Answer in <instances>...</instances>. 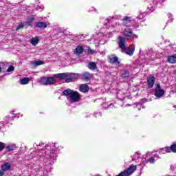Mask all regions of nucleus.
Returning <instances> with one entry per match:
<instances>
[{"instance_id": "22", "label": "nucleus", "mask_w": 176, "mask_h": 176, "mask_svg": "<svg viewBox=\"0 0 176 176\" xmlns=\"http://www.w3.org/2000/svg\"><path fill=\"white\" fill-rule=\"evenodd\" d=\"M35 20L34 18H30L28 21H26L24 24L25 25H28V27H32V21Z\"/></svg>"}, {"instance_id": "5", "label": "nucleus", "mask_w": 176, "mask_h": 176, "mask_svg": "<svg viewBox=\"0 0 176 176\" xmlns=\"http://www.w3.org/2000/svg\"><path fill=\"white\" fill-rule=\"evenodd\" d=\"M126 38L123 36H119L118 37V45L120 50H122V52H124L126 50Z\"/></svg>"}, {"instance_id": "11", "label": "nucleus", "mask_w": 176, "mask_h": 176, "mask_svg": "<svg viewBox=\"0 0 176 176\" xmlns=\"http://www.w3.org/2000/svg\"><path fill=\"white\" fill-rule=\"evenodd\" d=\"M35 28H40V30H45V28H47V23L46 22L39 21L37 22L35 25Z\"/></svg>"}, {"instance_id": "14", "label": "nucleus", "mask_w": 176, "mask_h": 176, "mask_svg": "<svg viewBox=\"0 0 176 176\" xmlns=\"http://www.w3.org/2000/svg\"><path fill=\"white\" fill-rule=\"evenodd\" d=\"M155 80H156V78L155 77H153V76L148 77L147 79L148 87H153V85H155Z\"/></svg>"}, {"instance_id": "23", "label": "nucleus", "mask_w": 176, "mask_h": 176, "mask_svg": "<svg viewBox=\"0 0 176 176\" xmlns=\"http://www.w3.org/2000/svg\"><path fill=\"white\" fill-rule=\"evenodd\" d=\"M30 83L29 78H23L21 79V85H28Z\"/></svg>"}, {"instance_id": "25", "label": "nucleus", "mask_w": 176, "mask_h": 176, "mask_svg": "<svg viewBox=\"0 0 176 176\" xmlns=\"http://www.w3.org/2000/svg\"><path fill=\"white\" fill-rule=\"evenodd\" d=\"M82 78L83 79V80H85L86 82H87L89 80V72H85L82 74Z\"/></svg>"}, {"instance_id": "31", "label": "nucleus", "mask_w": 176, "mask_h": 176, "mask_svg": "<svg viewBox=\"0 0 176 176\" xmlns=\"http://www.w3.org/2000/svg\"><path fill=\"white\" fill-rule=\"evenodd\" d=\"M43 64H45L43 60H36V61H35V65H36V66H38V65H43Z\"/></svg>"}, {"instance_id": "15", "label": "nucleus", "mask_w": 176, "mask_h": 176, "mask_svg": "<svg viewBox=\"0 0 176 176\" xmlns=\"http://www.w3.org/2000/svg\"><path fill=\"white\" fill-rule=\"evenodd\" d=\"M122 23L125 27L130 25L131 23V17L125 16L122 20Z\"/></svg>"}, {"instance_id": "35", "label": "nucleus", "mask_w": 176, "mask_h": 176, "mask_svg": "<svg viewBox=\"0 0 176 176\" xmlns=\"http://www.w3.org/2000/svg\"><path fill=\"white\" fill-rule=\"evenodd\" d=\"M170 168L171 170H173V172L174 173V174H175L176 176V165L171 166Z\"/></svg>"}, {"instance_id": "37", "label": "nucleus", "mask_w": 176, "mask_h": 176, "mask_svg": "<svg viewBox=\"0 0 176 176\" xmlns=\"http://www.w3.org/2000/svg\"><path fill=\"white\" fill-rule=\"evenodd\" d=\"M96 53V51L95 50H93L91 49H89V54H94Z\"/></svg>"}, {"instance_id": "46", "label": "nucleus", "mask_w": 176, "mask_h": 176, "mask_svg": "<svg viewBox=\"0 0 176 176\" xmlns=\"http://www.w3.org/2000/svg\"><path fill=\"white\" fill-rule=\"evenodd\" d=\"M153 3H155V0L153 1Z\"/></svg>"}, {"instance_id": "36", "label": "nucleus", "mask_w": 176, "mask_h": 176, "mask_svg": "<svg viewBox=\"0 0 176 176\" xmlns=\"http://www.w3.org/2000/svg\"><path fill=\"white\" fill-rule=\"evenodd\" d=\"M94 116L95 118H100L101 116H102V114L101 113H94Z\"/></svg>"}, {"instance_id": "16", "label": "nucleus", "mask_w": 176, "mask_h": 176, "mask_svg": "<svg viewBox=\"0 0 176 176\" xmlns=\"http://www.w3.org/2000/svg\"><path fill=\"white\" fill-rule=\"evenodd\" d=\"M154 157H151L150 158L148 159L147 162H148V163H151V164H154V163L156 162V160H157V159H160V157H159V155H153Z\"/></svg>"}, {"instance_id": "39", "label": "nucleus", "mask_w": 176, "mask_h": 176, "mask_svg": "<svg viewBox=\"0 0 176 176\" xmlns=\"http://www.w3.org/2000/svg\"><path fill=\"white\" fill-rule=\"evenodd\" d=\"M141 107H142V104H137V107L138 108V109H140V108H141Z\"/></svg>"}, {"instance_id": "43", "label": "nucleus", "mask_w": 176, "mask_h": 176, "mask_svg": "<svg viewBox=\"0 0 176 176\" xmlns=\"http://www.w3.org/2000/svg\"><path fill=\"white\" fill-rule=\"evenodd\" d=\"M111 107H112V104H110L108 108H111Z\"/></svg>"}, {"instance_id": "4", "label": "nucleus", "mask_w": 176, "mask_h": 176, "mask_svg": "<svg viewBox=\"0 0 176 176\" xmlns=\"http://www.w3.org/2000/svg\"><path fill=\"white\" fill-rule=\"evenodd\" d=\"M155 96V97H157V98H162V97L164 96V90L162 89V86L160 85V84H157Z\"/></svg>"}, {"instance_id": "6", "label": "nucleus", "mask_w": 176, "mask_h": 176, "mask_svg": "<svg viewBox=\"0 0 176 176\" xmlns=\"http://www.w3.org/2000/svg\"><path fill=\"white\" fill-rule=\"evenodd\" d=\"M137 170V166L131 165L128 168L124 170V173H125L126 176H130L134 173V171Z\"/></svg>"}, {"instance_id": "10", "label": "nucleus", "mask_w": 176, "mask_h": 176, "mask_svg": "<svg viewBox=\"0 0 176 176\" xmlns=\"http://www.w3.org/2000/svg\"><path fill=\"white\" fill-rule=\"evenodd\" d=\"M109 60L111 64H116V65H119V64H120V62H119L118 56L115 55H111L109 56Z\"/></svg>"}, {"instance_id": "28", "label": "nucleus", "mask_w": 176, "mask_h": 176, "mask_svg": "<svg viewBox=\"0 0 176 176\" xmlns=\"http://www.w3.org/2000/svg\"><path fill=\"white\" fill-rule=\"evenodd\" d=\"M145 12L140 14V15L138 16V20H144V19L145 18Z\"/></svg>"}, {"instance_id": "48", "label": "nucleus", "mask_w": 176, "mask_h": 176, "mask_svg": "<svg viewBox=\"0 0 176 176\" xmlns=\"http://www.w3.org/2000/svg\"><path fill=\"white\" fill-rule=\"evenodd\" d=\"M104 38V36L102 38V39H103Z\"/></svg>"}, {"instance_id": "3", "label": "nucleus", "mask_w": 176, "mask_h": 176, "mask_svg": "<svg viewBox=\"0 0 176 176\" xmlns=\"http://www.w3.org/2000/svg\"><path fill=\"white\" fill-rule=\"evenodd\" d=\"M122 34L124 36H126V38H131V39H137V38H138V36L133 33V30L130 28H125Z\"/></svg>"}, {"instance_id": "32", "label": "nucleus", "mask_w": 176, "mask_h": 176, "mask_svg": "<svg viewBox=\"0 0 176 176\" xmlns=\"http://www.w3.org/2000/svg\"><path fill=\"white\" fill-rule=\"evenodd\" d=\"M24 25L25 24L24 23H21L19 24L18 26H16V31H19V30H21L23 28H24Z\"/></svg>"}, {"instance_id": "21", "label": "nucleus", "mask_w": 176, "mask_h": 176, "mask_svg": "<svg viewBox=\"0 0 176 176\" xmlns=\"http://www.w3.org/2000/svg\"><path fill=\"white\" fill-rule=\"evenodd\" d=\"M168 62L170 63V64H175L176 63V57L174 56H170L168 58Z\"/></svg>"}, {"instance_id": "26", "label": "nucleus", "mask_w": 176, "mask_h": 176, "mask_svg": "<svg viewBox=\"0 0 176 176\" xmlns=\"http://www.w3.org/2000/svg\"><path fill=\"white\" fill-rule=\"evenodd\" d=\"M121 76L122 78H129V76H130V73H129V71H126L124 70L122 73Z\"/></svg>"}, {"instance_id": "29", "label": "nucleus", "mask_w": 176, "mask_h": 176, "mask_svg": "<svg viewBox=\"0 0 176 176\" xmlns=\"http://www.w3.org/2000/svg\"><path fill=\"white\" fill-rule=\"evenodd\" d=\"M5 146H6L5 143L0 142V152H2V151H3V149H5Z\"/></svg>"}, {"instance_id": "34", "label": "nucleus", "mask_w": 176, "mask_h": 176, "mask_svg": "<svg viewBox=\"0 0 176 176\" xmlns=\"http://www.w3.org/2000/svg\"><path fill=\"white\" fill-rule=\"evenodd\" d=\"M95 41H96V43H97V41H98V43H99L100 45H104V43H105V41L103 42L102 41H101V39H99V40L96 39Z\"/></svg>"}, {"instance_id": "8", "label": "nucleus", "mask_w": 176, "mask_h": 176, "mask_svg": "<svg viewBox=\"0 0 176 176\" xmlns=\"http://www.w3.org/2000/svg\"><path fill=\"white\" fill-rule=\"evenodd\" d=\"M45 80L43 81V85H54L56 83V80L54 77H45Z\"/></svg>"}, {"instance_id": "12", "label": "nucleus", "mask_w": 176, "mask_h": 176, "mask_svg": "<svg viewBox=\"0 0 176 176\" xmlns=\"http://www.w3.org/2000/svg\"><path fill=\"white\" fill-rule=\"evenodd\" d=\"M79 90L82 93H87L89 91V85L87 84H82L79 87Z\"/></svg>"}, {"instance_id": "47", "label": "nucleus", "mask_w": 176, "mask_h": 176, "mask_svg": "<svg viewBox=\"0 0 176 176\" xmlns=\"http://www.w3.org/2000/svg\"><path fill=\"white\" fill-rule=\"evenodd\" d=\"M171 20V21H173V19H170Z\"/></svg>"}, {"instance_id": "30", "label": "nucleus", "mask_w": 176, "mask_h": 176, "mask_svg": "<svg viewBox=\"0 0 176 176\" xmlns=\"http://www.w3.org/2000/svg\"><path fill=\"white\" fill-rule=\"evenodd\" d=\"M12 71H14V65H10L8 68L7 69V72H12Z\"/></svg>"}, {"instance_id": "19", "label": "nucleus", "mask_w": 176, "mask_h": 176, "mask_svg": "<svg viewBox=\"0 0 176 176\" xmlns=\"http://www.w3.org/2000/svg\"><path fill=\"white\" fill-rule=\"evenodd\" d=\"M1 168L3 171H8V170H10V164L8 162H6L1 166Z\"/></svg>"}, {"instance_id": "45", "label": "nucleus", "mask_w": 176, "mask_h": 176, "mask_svg": "<svg viewBox=\"0 0 176 176\" xmlns=\"http://www.w3.org/2000/svg\"><path fill=\"white\" fill-rule=\"evenodd\" d=\"M2 71V67H0V72Z\"/></svg>"}, {"instance_id": "42", "label": "nucleus", "mask_w": 176, "mask_h": 176, "mask_svg": "<svg viewBox=\"0 0 176 176\" xmlns=\"http://www.w3.org/2000/svg\"><path fill=\"white\" fill-rule=\"evenodd\" d=\"M96 38H98L100 36V34L96 35Z\"/></svg>"}, {"instance_id": "41", "label": "nucleus", "mask_w": 176, "mask_h": 176, "mask_svg": "<svg viewBox=\"0 0 176 176\" xmlns=\"http://www.w3.org/2000/svg\"><path fill=\"white\" fill-rule=\"evenodd\" d=\"M168 16L169 19H171V17H173V15L170 13L168 14Z\"/></svg>"}, {"instance_id": "38", "label": "nucleus", "mask_w": 176, "mask_h": 176, "mask_svg": "<svg viewBox=\"0 0 176 176\" xmlns=\"http://www.w3.org/2000/svg\"><path fill=\"white\" fill-rule=\"evenodd\" d=\"M151 8H153L151 9V11L153 12V10H155V8H156V3H154V6L151 7Z\"/></svg>"}, {"instance_id": "33", "label": "nucleus", "mask_w": 176, "mask_h": 176, "mask_svg": "<svg viewBox=\"0 0 176 176\" xmlns=\"http://www.w3.org/2000/svg\"><path fill=\"white\" fill-rule=\"evenodd\" d=\"M6 149L8 152H11V151H13L14 148L12 146H7Z\"/></svg>"}, {"instance_id": "9", "label": "nucleus", "mask_w": 176, "mask_h": 176, "mask_svg": "<svg viewBox=\"0 0 176 176\" xmlns=\"http://www.w3.org/2000/svg\"><path fill=\"white\" fill-rule=\"evenodd\" d=\"M135 51V45H132V48L130 47H125V50H124V51L126 53V54H128V56H133V54H134V52Z\"/></svg>"}, {"instance_id": "7", "label": "nucleus", "mask_w": 176, "mask_h": 176, "mask_svg": "<svg viewBox=\"0 0 176 176\" xmlns=\"http://www.w3.org/2000/svg\"><path fill=\"white\" fill-rule=\"evenodd\" d=\"M126 97H128V98H130V97H129V93L123 92L122 91H119L117 93V98H118V100H120L121 101H123V100H124Z\"/></svg>"}, {"instance_id": "24", "label": "nucleus", "mask_w": 176, "mask_h": 176, "mask_svg": "<svg viewBox=\"0 0 176 176\" xmlns=\"http://www.w3.org/2000/svg\"><path fill=\"white\" fill-rule=\"evenodd\" d=\"M111 19L112 23H113L115 24V25H113V27H118V25H119V24H118V22L115 19H113V18L109 17L108 18V23H111Z\"/></svg>"}, {"instance_id": "18", "label": "nucleus", "mask_w": 176, "mask_h": 176, "mask_svg": "<svg viewBox=\"0 0 176 176\" xmlns=\"http://www.w3.org/2000/svg\"><path fill=\"white\" fill-rule=\"evenodd\" d=\"M30 43H32L33 46H36V45L39 43V38L36 36L32 37L31 39Z\"/></svg>"}, {"instance_id": "40", "label": "nucleus", "mask_w": 176, "mask_h": 176, "mask_svg": "<svg viewBox=\"0 0 176 176\" xmlns=\"http://www.w3.org/2000/svg\"><path fill=\"white\" fill-rule=\"evenodd\" d=\"M3 174H5V172H3V171H0V176L3 175Z\"/></svg>"}, {"instance_id": "1", "label": "nucleus", "mask_w": 176, "mask_h": 176, "mask_svg": "<svg viewBox=\"0 0 176 176\" xmlns=\"http://www.w3.org/2000/svg\"><path fill=\"white\" fill-rule=\"evenodd\" d=\"M55 78L57 79H65L66 83H71V82H74L76 80V79H79L80 78V74L76 73H60L54 75Z\"/></svg>"}, {"instance_id": "44", "label": "nucleus", "mask_w": 176, "mask_h": 176, "mask_svg": "<svg viewBox=\"0 0 176 176\" xmlns=\"http://www.w3.org/2000/svg\"><path fill=\"white\" fill-rule=\"evenodd\" d=\"M140 170H144V166H142V168H140Z\"/></svg>"}, {"instance_id": "13", "label": "nucleus", "mask_w": 176, "mask_h": 176, "mask_svg": "<svg viewBox=\"0 0 176 176\" xmlns=\"http://www.w3.org/2000/svg\"><path fill=\"white\" fill-rule=\"evenodd\" d=\"M74 54L79 56L83 53V47L82 45H78L74 52Z\"/></svg>"}, {"instance_id": "17", "label": "nucleus", "mask_w": 176, "mask_h": 176, "mask_svg": "<svg viewBox=\"0 0 176 176\" xmlns=\"http://www.w3.org/2000/svg\"><path fill=\"white\" fill-rule=\"evenodd\" d=\"M170 152H171L170 151V147H164L159 150V153L160 155H166V153H170Z\"/></svg>"}, {"instance_id": "20", "label": "nucleus", "mask_w": 176, "mask_h": 176, "mask_svg": "<svg viewBox=\"0 0 176 176\" xmlns=\"http://www.w3.org/2000/svg\"><path fill=\"white\" fill-rule=\"evenodd\" d=\"M89 68L91 71H95V69H97V64H96L94 62H90L89 63Z\"/></svg>"}, {"instance_id": "2", "label": "nucleus", "mask_w": 176, "mask_h": 176, "mask_svg": "<svg viewBox=\"0 0 176 176\" xmlns=\"http://www.w3.org/2000/svg\"><path fill=\"white\" fill-rule=\"evenodd\" d=\"M63 96H65L67 98H70L73 102H78L80 100V94L76 91L72 90L71 89H67L63 91Z\"/></svg>"}, {"instance_id": "27", "label": "nucleus", "mask_w": 176, "mask_h": 176, "mask_svg": "<svg viewBox=\"0 0 176 176\" xmlns=\"http://www.w3.org/2000/svg\"><path fill=\"white\" fill-rule=\"evenodd\" d=\"M169 149L170 152H174V153H176V143H174L169 147Z\"/></svg>"}]
</instances>
